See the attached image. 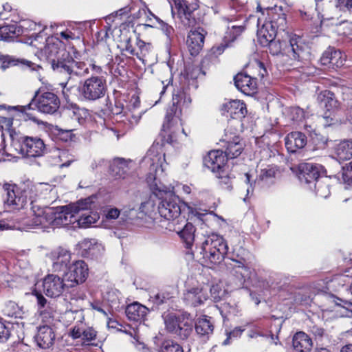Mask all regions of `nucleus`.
<instances>
[{
	"instance_id": "obj_1",
	"label": "nucleus",
	"mask_w": 352,
	"mask_h": 352,
	"mask_svg": "<svg viewBox=\"0 0 352 352\" xmlns=\"http://www.w3.org/2000/svg\"><path fill=\"white\" fill-rule=\"evenodd\" d=\"M29 40L30 45L43 50L53 70L65 76L66 81L60 83L64 88L67 85L72 87L75 77H82L89 73V67L84 62L74 60L65 49L59 47L58 43H50L43 38L42 32L33 34Z\"/></svg>"
},
{
	"instance_id": "obj_2",
	"label": "nucleus",
	"mask_w": 352,
	"mask_h": 352,
	"mask_svg": "<svg viewBox=\"0 0 352 352\" xmlns=\"http://www.w3.org/2000/svg\"><path fill=\"white\" fill-rule=\"evenodd\" d=\"M286 38L280 35L267 44L270 53L273 56L285 55L298 61H308L311 53L309 47L302 39L296 34L285 33Z\"/></svg>"
},
{
	"instance_id": "obj_3",
	"label": "nucleus",
	"mask_w": 352,
	"mask_h": 352,
	"mask_svg": "<svg viewBox=\"0 0 352 352\" xmlns=\"http://www.w3.org/2000/svg\"><path fill=\"white\" fill-rule=\"evenodd\" d=\"M32 212L33 226H38L45 223L54 226H66L77 221V216L70 205L56 210L52 208L44 210L41 207H37V210H35V206H33Z\"/></svg>"
},
{
	"instance_id": "obj_4",
	"label": "nucleus",
	"mask_w": 352,
	"mask_h": 352,
	"mask_svg": "<svg viewBox=\"0 0 352 352\" xmlns=\"http://www.w3.org/2000/svg\"><path fill=\"white\" fill-rule=\"evenodd\" d=\"M60 107V100L58 96L50 91H46L38 95L36 94L32 99V101L27 105L20 106V111L23 119L25 121L32 120L34 122H38V120L33 111L36 107L38 111L46 113L53 114L57 111Z\"/></svg>"
},
{
	"instance_id": "obj_5",
	"label": "nucleus",
	"mask_w": 352,
	"mask_h": 352,
	"mask_svg": "<svg viewBox=\"0 0 352 352\" xmlns=\"http://www.w3.org/2000/svg\"><path fill=\"white\" fill-rule=\"evenodd\" d=\"M3 190L6 192V198L4 203L6 206L11 210H19L25 208L28 202L30 203L31 210L35 206L37 210L38 206L34 205L36 199V189L30 184H23L21 187L10 184L3 185Z\"/></svg>"
},
{
	"instance_id": "obj_6",
	"label": "nucleus",
	"mask_w": 352,
	"mask_h": 352,
	"mask_svg": "<svg viewBox=\"0 0 352 352\" xmlns=\"http://www.w3.org/2000/svg\"><path fill=\"white\" fill-rule=\"evenodd\" d=\"M228 246L224 239L217 234L207 236L202 243L203 258L211 264H220L228 254Z\"/></svg>"
},
{
	"instance_id": "obj_7",
	"label": "nucleus",
	"mask_w": 352,
	"mask_h": 352,
	"mask_svg": "<svg viewBox=\"0 0 352 352\" xmlns=\"http://www.w3.org/2000/svg\"><path fill=\"white\" fill-rule=\"evenodd\" d=\"M182 203L179 198L173 194H166L161 198L158 204V211L162 218L160 226L167 230H175L173 223L170 221H175L180 217Z\"/></svg>"
},
{
	"instance_id": "obj_8",
	"label": "nucleus",
	"mask_w": 352,
	"mask_h": 352,
	"mask_svg": "<svg viewBox=\"0 0 352 352\" xmlns=\"http://www.w3.org/2000/svg\"><path fill=\"white\" fill-rule=\"evenodd\" d=\"M107 90L106 79L103 76H91L85 80L79 87V93L84 100L95 101L104 96Z\"/></svg>"
},
{
	"instance_id": "obj_9",
	"label": "nucleus",
	"mask_w": 352,
	"mask_h": 352,
	"mask_svg": "<svg viewBox=\"0 0 352 352\" xmlns=\"http://www.w3.org/2000/svg\"><path fill=\"white\" fill-rule=\"evenodd\" d=\"M228 157L220 150L211 151L204 159V166L220 179L228 181V166L226 162Z\"/></svg>"
},
{
	"instance_id": "obj_10",
	"label": "nucleus",
	"mask_w": 352,
	"mask_h": 352,
	"mask_svg": "<svg viewBox=\"0 0 352 352\" xmlns=\"http://www.w3.org/2000/svg\"><path fill=\"white\" fill-rule=\"evenodd\" d=\"M164 154L159 153L156 146L153 145L144 158V162L149 164V172L146 180L148 182L155 181L164 172L163 162Z\"/></svg>"
},
{
	"instance_id": "obj_11",
	"label": "nucleus",
	"mask_w": 352,
	"mask_h": 352,
	"mask_svg": "<svg viewBox=\"0 0 352 352\" xmlns=\"http://www.w3.org/2000/svg\"><path fill=\"white\" fill-rule=\"evenodd\" d=\"M19 142L21 144V151L28 157H40L45 151V144L43 140L37 136L19 137Z\"/></svg>"
},
{
	"instance_id": "obj_12",
	"label": "nucleus",
	"mask_w": 352,
	"mask_h": 352,
	"mask_svg": "<svg viewBox=\"0 0 352 352\" xmlns=\"http://www.w3.org/2000/svg\"><path fill=\"white\" fill-rule=\"evenodd\" d=\"M225 265L227 269L239 278L245 280L250 276V268L246 259L238 254H232V255L228 256Z\"/></svg>"
},
{
	"instance_id": "obj_13",
	"label": "nucleus",
	"mask_w": 352,
	"mask_h": 352,
	"mask_svg": "<svg viewBox=\"0 0 352 352\" xmlns=\"http://www.w3.org/2000/svg\"><path fill=\"white\" fill-rule=\"evenodd\" d=\"M66 287L63 279L58 275L48 274L43 280V291L46 296L51 298L60 296Z\"/></svg>"
},
{
	"instance_id": "obj_14",
	"label": "nucleus",
	"mask_w": 352,
	"mask_h": 352,
	"mask_svg": "<svg viewBox=\"0 0 352 352\" xmlns=\"http://www.w3.org/2000/svg\"><path fill=\"white\" fill-rule=\"evenodd\" d=\"M226 143L225 154L227 157L233 159L241 155L243 150V145L240 141V138L236 135V132H230L228 129H225L224 136L221 140Z\"/></svg>"
},
{
	"instance_id": "obj_15",
	"label": "nucleus",
	"mask_w": 352,
	"mask_h": 352,
	"mask_svg": "<svg viewBox=\"0 0 352 352\" xmlns=\"http://www.w3.org/2000/svg\"><path fill=\"white\" fill-rule=\"evenodd\" d=\"M67 269L68 271L66 272L65 276L67 280L71 282L70 287L82 283L87 279L88 276V267L83 261H76L68 267Z\"/></svg>"
},
{
	"instance_id": "obj_16",
	"label": "nucleus",
	"mask_w": 352,
	"mask_h": 352,
	"mask_svg": "<svg viewBox=\"0 0 352 352\" xmlns=\"http://www.w3.org/2000/svg\"><path fill=\"white\" fill-rule=\"evenodd\" d=\"M223 114L230 116L232 120L231 124H239L240 120L245 117L247 109L245 104L238 100H231L224 104L221 108Z\"/></svg>"
},
{
	"instance_id": "obj_17",
	"label": "nucleus",
	"mask_w": 352,
	"mask_h": 352,
	"mask_svg": "<svg viewBox=\"0 0 352 352\" xmlns=\"http://www.w3.org/2000/svg\"><path fill=\"white\" fill-rule=\"evenodd\" d=\"M54 272H65L68 268L71 260V254L67 250L61 247L56 248L50 254Z\"/></svg>"
},
{
	"instance_id": "obj_18",
	"label": "nucleus",
	"mask_w": 352,
	"mask_h": 352,
	"mask_svg": "<svg viewBox=\"0 0 352 352\" xmlns=\"http://www.w3.org/2000/svg\"><path fill=\"white\" fill-rule=\"evenodd\" d=\"M208 298L207 289L203 287H193L184 294L183 300L187 306H199Z\"/></svg>"
},
{
	"instance_id": "obj_19",
	"label": "nucleus",
	"mask_w": 352,
	"mask_h": 352,
	"mask_svg": "<svg viewBox=\"0 0 352 352\" xmlns=\"http://www.w3.org/2000/svg\"><path fill=\"white\" fill-rule=\"evenodd\" d=\"M270 16V20L267 22L272 25L276 30L280 34H284L285 35V30L287 28V20L286 14L283 12L281 6H275L271 8L268 12Z\"/></svg>"
},
{
	"instance_id": "obj_20",
	"label": "nucleus",
	"mask_w": 352,
	"mask_h": 352,
	"mask_svg": "<svg viewBox=\"0 0 352 352\" xmlns=\"http://www.w3.org/2000/svg\"><path fill=\"white\" fill-rule=\"evenodd\" d=\"M236 88L247 95L254 94L257 88L256 78L244 73H239L234 78Z\"/></svg>"
},
{
	"instance_id": "obj_21",
	"label": "nucleus",
	"mask_w": 352,
	"mask_h": 352,
	"mask_svg": "<svg viewBox=\"0 0 352 352\" xmlns=\"http://www.w3.org/2000/svg\"><path fill=\"white\" fill-rule=\"evenodd\" d=\"M285 142L287 151L293 153L306 146L307 138L306 135L302 132L293 131L287 135Z\"/></svg>"
},
{
	"instance_id": "obj_22",
	"label": "nucleus",
	"mask_w": 352,
	"mask_h": 352,
	"mask_svg": "<svg viewBox=\"0 0 352 352\" xmlns=\"http://www.w3.org/2000/svg\"><path fill=\"white\" fill-rule=\"evenodd\" d=\"M35 340L39 347L44 349H49L54 342L55 333L48 325L41 326L38 328Z\"/></svg>"
},
{
	"instance_id": "obj_23",
	"label": "nucleus",
	"mask_w": 352,
	"mask_h": 352,
	"mask_svg": "<svg viewBox=\"0 0 352 352\" xmlns=\"http://www.w3.org/2000/svg\"><path fill=\"white\" fill-rule=\"evenodd\" d=\"M203 31V29H199L190 30L188 33L186 44L192 56L198 54L204 46L205 36Z\"/></svg>"
},
{
	"instance_id": "obj_24",
	"label": "nucleus",
	"mask_w": 352,
	"mask_h": 352,
	"mask_svg": "<svg viewBox=\"0 0 352 352\" xmlns=\"http://www.w3.org/2000/svg\"><path fill=\"white\" fill-rule=\"evenodd\" d=\"M321 64L325 66L340 67L343 65L344 59L342 57V53L334 48H328L323 52L320 58Z\"/></svg>"
},
{
	"instance_id": "obj_25",
	"label": "nucleus",
	"mask_w": 352,
	"mask_h": 352,
	"mask_svg": "<svg viewBox=\"0 0 352 352\" xmlns=\"http://www.w3.org/2000/svg\"><path fill=\"white\" fill-rule=\"evenodd\" d=\"M272 25L266 21L257 32L258 42L263 46H267L270 41L281 35Z\"/></svg>"
},
{
	"instance_id": "obj_26",
	"label": "nucleus",
	"mask_w": 352,
	"mask_h": 352,
	"mask_svg": "<svg viewBox=\"0 0 352 352\" xmlns=\"http://www.w3.org/2000/svg\"><path fill=\"white\" fill-rule=\"evenodd\" d=\"M317 100L321 107L326 109L329 112L337 109L339 107V102L335 94L329 90L321 91L318 95Z\"/></svg>"
},
{
	"instance_id": "obj_27",
	"label": "nucleus",
	"mask_w": 352,
	"mask_h": 352,
	"mask_svg": "<svg viewBox=\"0 0 352 352\" xmlns=\"http://www.w3.org/2000/svg\"><path fill=\"white\" fill-rule=\"evenodd\" d=\"M148 309L144 305L134 302L126 308V315L129 320L135 322H142L146 317Z\"/></svg>"
},
{
	"instance_id": "obj_28",
	"label": "nucleus",
	"mask_w": 352,
	"mask_h": 352,
	"mask_svg": "<svg viewBox=\"0 0 352 352\" xmlns=\"http://www.w3.org/2000/svg\"><path fill=\"white\" fill-rule=\"evenodd\" d=\"M292 346L296 352H307L311 349L312 341L307 334L300 331L294 336Z\"/></svg>"
},
{
	"instance_id": "obj_29",
	"label": "nucleus",
	"mask_w": 352,
	"mask_h": 352,
	"mask_svg": "<svg viewBox=\"0 0 352 352\" xmlns=\"http://www.w3.org/2000/svg\"><path fill=\"white\" fill-rule=\"evenodd\" d=\"M299 178L301 181L311 184L321 178L318 168L311 164H305L300 167Z\"/></svg>"
},
{
	"instance_id": "obj_30",
	"label": "nucleus",
	"mask_w": 352,
	"mask_h": 352,
	"mask_svg": "<svg viewBox=\"0 0 352 352\" xmlns=\"http://www.w3.org/2000/svg\"><path fill=\"white\" fill-rule=\"evenodd\" d=\"M335 154L340 162L351 160L352 158V141L349 140L341 141L335 147Z\"/></svg>"
},
{
	"instance_id": "obj_31",
	"label": "nucleus",
	"mask_w": 352,
	"mask_h": 352,
	"mask_svg": "<svg viewBox=\"0 0 352 352\" xmlns=\"http://www.w3.org/2000/svg\"><path fill=\"white\" fill-rule=\"evenodd\" d=\"M173 102L179 107H188L191 103V98L187 89L184 88L175 90L173 94Z\"/></svg>"
},
{
	"instance_id": "obj_32",
	"label": "nucleus",
	"mask_w": 352,
	"mask_h": 352,
	"mask_svg": "<svg viewBox=\"0 0 352 352\" xmlns=\"http://www.w3.org/2000/svg\"><path fill=\"white\" fill-rule=\"evenodd\" d=\"M214 326L206 316L199 318L195 323V331L200 336H208L213 332Z\"/></svg>"
},
{
	"instance_id": "obj_33",
	"label": "nucleus",
	"mask_w": 352,
	"mask_h": 352,
	"mask_svg": "<svg viewBox=\"0 0 352 352\" xmlns=\"http://www.w3.org/2000/svg\"><path fill=\"white\" fill-rule=\"evenodd\" d=\"M21 34V28L16 24L0 27V40L1 41H10Z\"/></svg>"
},
{
	"instance_id": "obj_34",
	"label": "nucleus",
	"mask_w": 352,
	"mask_h": 352,
	"mask_svg": "<svg viewBox=\"0 0 352 352\" xmlns=\"http://www.w3.org/2000/svg\"><path fill=\"white\" fill-rule=\"evenodd\" d=\"M128 163L124 159H115L110 166L112 174L118 177H124L129 170Z\"/></svg>"
},
{
	"instance_id": "obj_35",
	"label": "nucleus",
	"mask_w": 352,
	"mask_h": 352,
	"mask_svg": "<svg viewBox=\"0 0 352 352\" xmlns=\"http://www.w3.org/2000/svg\"><path fill=\"white\" fill-rule=\"evenodd\" d=\"M176 8L178 9L179 14H184L183 23L188 26H192L195 23V18L191 16V12L186 5L184 0H173Z\"/></svg>"
},
{
	"instance_id": "obj_36",
	"label": "nucleus",
	"mask_w": 352,
	"mask_h": 352,
	"mask_svg": "<svg viewBox=\"0 0 352 352\" xmlns=\"http://www.w3.org/2000/svg\"><path fill=\"white\" fill-rule=\"evenodd\" d=\"M98 219L99 215L97 212L86 210L85 212L77 215L76 222L80 227L86 228L95 223Z\"/></svg>"
},
{
	"instance_id": "obj_37",
	"label": "nucleus",
	"mask_w": 352,
	"mask_h": 352,
	"mask_svg": "<svg viewBox=\"0 0 352 352\" xmlns=\"http://www.w3.org/2000/svg\"><path fill=\"white\" fill-rule=\"evenodd\" d=\"M195 228L191 223H187L178 234L186 243V248H190L195 239Z\"/></svg>"
},
{
	"instance_id": "obj_38",
	"label": "nucleus",
	"mask_w": 352,
	"mask_h": 352,
	"mask_svg": "<svg viewBox=\"0 0 352 352\" xmlns=\"http://www.w3.org/2000/svg\"><path fill=\"white\" fill-rule=\"evenodd\" d=\"M329 179L322 177L314 184L317 196L321 198H327L330 195Z\"/></svg>"
},
{
	"instance_id": "obj_39",
	"label": "nucleus",
	"mask_w": 352,
	"mask_h": 352,
	"mask_svg": "<svg viewBox=\"0 0 352 352\" xmlns=\"http://www.w3.org/2000/svg\"><path fill=\"white\" fill-rule=\"evenodd\" d=\"M0 62L1 63V68L5 70L10 66L16 65L19 63V60L9 55H3L0 53ZM20 63L27 67H30L32 65V62L23 59Z\"/></svg>"
},
{
	"instance_id": "obj_40",
	"label": "nucleus",
	"mask_w": 352,
	"mask_h": 352,
	"mask_svg": "<svg viewBox=\"0 0 352 352\" xmlns=\"http://www.w3.org/2000/svg\"><path fill=\"white\" fill-rule=\"evenodd\" d=\"M192 331V323L190 321L186 320L182 318L180 324L179 325L177 332L174 334L177 336L182 340L187 339Z\"/></svg>"
},
{
	"instance_id": "obj_41",
	"label": "nucleus",
	"mask_w": 352,
	"mask_h": 352,
	"mask_svg": "<svg viewBox=\"0 0 352 352\" xmlns=\"http://www.w3.org/2000/svg\"><path fill=\"white\" fill-rule=\"evenodd\" d=\"M2 312L4 316L10 318H20L21 310L18 305L13 301H8L5 303Z\"/></svg>"
},
{
	"instance_id": "obj_42",
	"label": "nucleus",
	"mask_w": 352,
	"mask_h": 352,
	"mask_svg": "<svg viewBox=\"0 0 352 352\" xmlns=\"http://www.w3.org/2000/svg\"><path fill=\"white\" fill-rule=\"evenodd\" d=\"M67 114L72 120L82 124L85 120L87 112L84 109H81L78 107H73L67 111Z\"/></svg>"
},
{
	"instance_id": "obj_43",
	"label": "nucleus",
	"mask_w": 352,
	"mask_h": 352,
	"mask_svg": "<svg viewBox=\"0 0 352 352\" xmlns=\"http://www.w3.org/2000/svg\"><path fill=\"white\" fill-rule=\"evenodd\" d=\"M182 318L181 317H176L174 315H168L165 318V325L167 331L171 333H175L177 332V329L179 325L182 321Z\"/></svg>"
},
{
	"instance_id": "obj_44",
	"label": "nucleus",
	"mask_w": 352,
	"mask_h": 352,
	"mask_svg": "<svg viewBox=\"0 0 352 352\" xmlns=\"http://www.w3.org/2000/svg\"><path fill=\"white\" fill-rule=\"evenodd\" d=\"M123 105L120 102H116L115 106L112 107L111 111L113 115L120 116V118L122 117H126L130 124H137L139 118L138 116H133L131 114L126 113L122 115L123 111Z\"/></svg>"
},
{
	"instance_id": "obj_45",
	"label": "nucleus",
	"mask_w": 352,
	"mask_h": 352,
	"mask_svg": "<svg viewBox=\"0 0 352 352\" xmlns=\"http://www.w3.org/2000/svg\"><path fill=\"white\" fill-rule=\"evenodd\" d=\"M160 352H184V349L177 342L168 340L162 342Z\"/></svg>"
},
{
	"instance_id": "obj_46",
	"label": "nucleus",
	"mask_w": 352,
	"mask_h": 352,
	"mask_svg": "<svg viewBox=\"0 0 352 352\" xmlns=\"http://www.w3.org/2000/svg\"><path fill=\"white\" fill-rule=\"evenodd\" d=\"M139 210L140 214H144L152 219V214L155 212V204L154 200L152 199H148L146 201L142 202L140 206Z\"/></svg>"
},
{
	"instance_id": "obj_47",
	"label": "nucleus",
	"mask_w": 352,
	"mask_h": 352,
	"mask_svg": "<svg viewBox=\"0 0 352 352\" xmlns=\"http://www.w3.org/2000/svg\"><path fill=\"white\" fill-rule=\"evenodd\" d=\"M58 157L60 160V162H63V163L60 164V168L68 167L73 162L76 160L74 157L70 155L69 152L65 150L58 151Z\"/></svg>"
},
{
	"instance_id": "obj_48",
	"label": "nucleus",
	"mask_w": 352,
	"mask_h": 352,
	"mask_svg": "<svg viewBox=\"0 0 352 352\" xmlns=\"http://www.w3.org/2000/svg\"><path fill=\"white\" fill-rule=\"evenodd\" d=\"M341 175L344 184L352 186V161L342 167Z\"/></svg>"
},
{
	"instance_id": "obj_49",
	"label": "nucleus",
	"mask_w": 352,
	"mask_h": 352,
	"mask_svg": "<svg viewBox=\"0 0 352 352\" xmlns=\"http://www.w3.org/2000/svg\"><path fill=\"white\" fill-rule=\"evenodd\" d=\"M91 202L90 201L89 199H86L85 200H82L80 201H78L75 205H70L75 212V214L77 215L80 214L79 213L81 212H84L86 210H89V209L91 208Z\"/></svg>"
},
{
	"instance_id": "obj_50",
	"label": "nucleus",
	"mask_w": 352,
	"mask_h": 352,
	"mask_svg": "<svg viewBox=\"0 0 352 352\" xmlns=\"http://www.w3.org/2000/svg\"><path fill=\"white\" fill-rule=\"evenodd\" d=\"M276 171L274 168L261 169L258 175V179L262 182H267L268 180L275 177Z\"/></svg>"
},
{
	"instance_id": "obj_51",
	"label": "nucleus",
	"mask_w": 352,
	"mask_h": 352,
	"mask_svg": "<svg viewBox=\"0 0 352 352\" xmlns=\"http://www.w3.org/2000/svg\"><path fill=\"white\" fill-rule=\"evenodd\" d=\"M136 214V211L133 208H124L120 210V221H127L133 220Z\"/></svg>"
},
{
	"instance_id": "obj_52",
	"label": "nucleus",
	"mask_w": 352,
	"mask_h": 352,
	"mask_svg": "<svg viewBox=\"0 0 352 352\" xmlns=\"http://www.w3.org/2000/svg\"><path fill=\"white\" fill-rule=\"evenodd\" d=\"M335 6L342 11L352 12V0H336Z\"/></svg>"
},
{
	"instance_id": "obj_53",
	"label": "nucleus",
	"mask_w": 352,
	"mask_h": 352,
	"mask_svg": "<svg viewBox=\"0 0 352 352\" xmlns=\"http://www.w3.org/2000/svg\"><path fill=\"white\" fill-rule=\"evenodd\" d=\"M152 16L156 19V21L159 23L160 25V28L163 32L166 35L168 38H170L173 32V28L164 22L162 20H161L160 18L152 14Z\"/></svg>"
},
{
	"instance_id": "obj_54",
	"label": "nucleus",
	"mask_w": 352,
	"mask_h": 352,
	"mask_svg": "<svg viewBox=\"0 0 352 352\" xmlns=\"http://www.w3.org/2000/svg\"><path fill=\"white\" fill-rule=\"evenodd\" d=\"M10 336V329L0 320V342H6Z\"/></svg>"
},
{
	"instance_id": "obj_55",
	"label": "nucleus",
	"mask_w": 352,
	"mask_h": 352,
	"mask_svg": "<svg viewBox=\"0 0 352 352\" xmlns=\"http://www.w3.org/2000/svg\"><path fill=\"white\" fill-rule=\"evenodd\" d=\"M340 27L337 30V32L340 34L344 36H349L351 34V30H352V25L349 24L346 21H342L339 23Z\"/></svg>"
},
{
	"instance_id": "obj_56",
	"label": "nucleus",
	"mask_w": 352,
	"mask_h": 352,
	"mask_svg": "<svg viewBox=\"0 0 352 352\" xmlns=\"http://www.w3.org/2000/svg\"><path fill=\"white\" fill-rule=\"evenodd\" d=\"M242 180L245 184L249 185L247 188V195H248L250 192L253 191L255 181L252 179V176L250 173H245L242 177Z\"/></svg>"
},
{
	"instance_id": "obj_57",
	"label": "nucleus",
	"mask_w": 352,
	"mask_h": 352,
	"mask_svg": "<svg viewBox=\"0 0 352 352\" xmlns=\"http://www.w3.org/2000/svg\"><path fill=\"white\" fill-rule=\"evenodd\" d=\"M291 118L293 120H300L304 117V111L299 107H292L290 109Z\"/></svg>"
},
{
	"instance_id": "obj_58",
	"label": "nucleus",
	"mask_w": 352,
	"mask_h": 352,
	"mask_svg": "<svg viewBox=\"0 0 352 352\" xmlns=\"http://www.w3.org/2000/svg\"><path fill=\"white\" fill-rule=\"evenodd\" d=\"M96 336V331L92 329H83L82 332V339L85 341L89 342L95 339Z\"/></svg>"
},
{
	"instance_id": "obj_59",
	"label": "nucleus",
	"mask_w": 352,
	"mask_h": 352,
	"mask_svg": "<svg viewBox=\"0 0 352 352\" xmlns=\"http://www.w3.org/2000/svg\"><path fill=\"white\" fill-rule=\"evenodd\" d=\"M137 45L140 50L141 54L143 56H145L149 52L151 48L150 43H146L141 40L137 42Z\"/></svg>"
},
{
	"instance_id": "obj_60",
	"label": "nucleus",
	"mask_w": 352,
	"mask_h": 352,
	"mask_svg": "<svg viewBox=\"0 0 352 352\" xmlns=\"http://www.w3.org/2000/svg\"><path fill=\"white\" fill-rule=\"evenodd\" d=\"M58 135H59L60 138L65 142H67L72 138V130L58 129Z\"/></svg>"
},
{
	"instance_id": "obj_61",
	"label": "nucleus",
	"mask_w": 352,
	"mask_h": 352,
	"mask_svg": "<svg viewBox=\"0 0 352 352\" xmlns=\"http://www.w3.org/2000/svg\"><path fill=\"white\" fill-rule=\"evenodd\" d=\"M342 96L344 101L352 100V82L343 88Z\"/></svg>"
},
{
	"instance_id": "obj_62",
	"label": "nucleus",
	"mask_w": 352,
	"mask_h": 352,
	"mask_svg": "<svg viewBox=\"0 0 352 352\" xmlns=\"http://www.w3.org/2000/svg\"><path fill=\"white\" fill-rule=\"evenodd\" d=\"M107 218L108 219H120V210L116 208L109 209L107 214Z\"/></svg>"
},
{
	"instance_id": "obj_63",
	"label": "nucleus",
	"mask_w": 352,
	"mask_h": 352,
	"mask_svg": "<svg viewBox=\"0 0 352 352\" xmlns=\"http://www.w3.org/2000/svg\"><path fill=\"white\" fill-rule=\"evenodd\" d=\"M228 46V45L226 43H221L219 45L212 47L211 51L215 56H219L223 52Z\"/></svg>"
},
{
	"instance_id": "obj_64",
	"label": "nucleus",
	"mask_w": 352,
	"mask_h": 352,
	"mask_svg": "<svg viewBox=\"0 0 352 352\" xmlns=\"http://www.w3.org/2000/svg\"><path fill=\"white\" fill-rule=\"evenodd\" d=\"M346 108L348 120L352 124V100L344 101Z\"/></svg>"
}]
</instances>
